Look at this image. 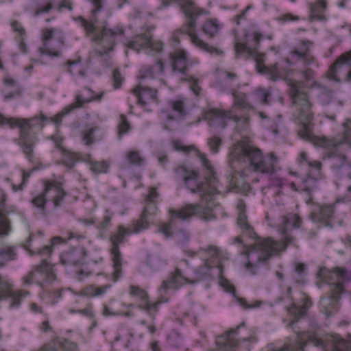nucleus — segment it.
I'll return each mask as SVG.
<instances>
[{"instance_id":"1","label":"nucleus","mask_w":351,"mask_h":351,"mask_svg":"<svg viewBox=\"0 0 351 351\" xmlns=\"http://www.w3.org/2000/svg\"><path fill=\"white\" fill-rule=\"evenodd\" d=\"M90 1L93 8L88 19L79 16L77 20L84 29L86 36L90 37L92 41L98 43L99 46L95 49V52L102 57L113 49L117 39L123 35L124 29L120 26L110 29L106 27L105 21L101 23L99 13L103 8V1Z\"/></svg>"},{"instance_id":"2","label":"nucleus","mask_w":351,"mask_h":351,"mask_svg":"<svg viewBox=\"0 0 351 351\" xmlns=\"http://www.w3.org/2000/svg\"><path fill=\"white\" fill-rule=\"evenodd\" d=\"M287 83L289 86V95L295 107L293 117L302 126L298 131V135L301 138H308L311 136L314 113L307 86L302 81L291 79L287 80Z\"/></svg>"},{"instance_id":"3","label":"nucleus","mask_w":351,"mask_h":351,"mask_svg":"<svg viewBox=\"0 0 351 351\" xmlns=\"http://www.w3.org/2000/svg\"><path fill=\"white\" fill-rule=\"evenodd\" d=\"M5 201V195L0 190V235L7 234L10 229L9 222L2 211ZM16 256L14 247L0 248V267L5 265L8 261L16 259ZM27 295L29 292L27 291H14L12 282L9 278L0 275V301L10 298V308H19L22 300Z\"/></svg>"},{"instance_id":"4","label":"nucleus","mask_w":351,"mask_h":351,"mask_svg":"<svg viewBox=\"0 0 351 351\" xmlns=\"http://www.w3.org/2000/svg\"><path fill=\"white\" fill-rule=\"evenodd\" d=\"M231 160L244 161L248 169L262 174L272 175L276 171L278 158L274 153L264 156L262 151L246 141L237 142L230 152Z\"/></svg>"},{"instance_id":"5","label":"nucleus","mask_w":351,"mask_h":351,"mask_svg":"<svg viewBox=\"0 0 351 351\" xmlns=\"http://www.w3.org/2000/svg\"><path fill=\"white\" fill-rule=\"evenodd\" d=\"M344 132L341 138L328 139L325 137H317L311 132L308 138L303 140L310 141L314 145L328 149V158L330 160L331 169L339 177L351 178V164L347 161L345 154L339 152L340 146L347 142L351 146V120L348 119L343 123Z\"/></svg>"},{"instance_id":"6","label":"nucleus","mask_w":351,"mask_h":351,"mask_svg":"<svg viewBox=\"0 0 351 351\" xmlns=\"http://www.w3.org/2000/svg\"><path fill=\"white\" fill-rule=\"evenodd\" d=\"M198 157L202 162V165L205 167L206 172L205 174V182H197L198 173L195 170L188 168L185 166H180L174 169L175 178L177 180H182L186 186L191 190L192 193H199L202 197V202L208 201V196H210L217 192L216 184L218 182L216 173L207 160L205 154H198Z\"/></svg>"},{"instance_id":"7","label":"nucleus","mask_w":351,"mask_h":351,"mask_svg":"<svg viewBox=\"0 0 351 351\" xmlns=\"http://www.w3.org/2000/svg\"><path fill=\"white\" fill-rule=\"evenodd\" d=\"M282 232L283 242L275 241L270 239H258L253 245L245 246V250L241 254L247 257L245 268L252 274H256L258 263L267 262L275 254L285 250L288 245H295V238L287 233L285 229Z\"/></svg>"},{"instance_id":"8","label":"nucleus","mask_w":351,"mask_h":351,"mask_svg":"<svg viewBox=\"0 0 351 351\" xmlns=\"http://www.w3.org/2000/svg\"><path fill=\"white\" fill-rule=\"evenodd\" d=\"M173 2L180 5V9L186 17L185 23L179 29L174 32L173 38L178 40V34H185L189 36L193 44L202 50L210 53H218L217 48L204 43L199 38L195 33L196 19L198 16L205 12L204 10L196 7L192 0H162L164 7L169 6Z\"/></svg>"},{"instance_id":"9","label":"nucleus","mask_w":351,"mask_h":351,"mask_svg":"<svg viewBox=\"0 0 351 351\" xmlns=\"http://www.w3.org/2000/svg\"><path fill=\"white\" fill-rule=\"evenodd\" d=\"M48 119L42 113L39 116L31 119L6 118L0 114V124L8 125L11 128L18 127L20 130L19 145L23 150L26 158L32 161L34 158V147L37 141L34 134L31 130H41L44 127V121Z\"/></svg>"},{"instance_id":"10","label":"nucleus","mask_w":351,"mask_h":351,"mask_svg":"<svg viewBox=\"0 0 351 351\" xmlns=\"http://www.w3.org/2000/svg\"><path fill=\"white\" fill-rule=\"evenodd\" d=\"M169 221L162 223L158 226V231L167 238L173 235L172 229L177 221H189L194 216H199L204 221L215 219V215L202 202L195 204H187L178 209L169 208Z\"/></svg>"},{"instance_id":"11","label":"nucleus","mask_w":351,"mask_h":351,"mask_svg":"<svg viewBox=\"0 0 351 351\" xmlns=\"http://www.w3.org/2000/svg\"><path fill=\"white\" fill-rule=\"evenodd\" d=\"M347 271L344 268L335 267L332 270L322 268L319 276L328 284L333 285L330 296L322 298L320 305L326 315L335 313L338 308V301L340 295L343 293V282L346 276Z\"/></svg>"},{"instance_id":"12","label":"nucleus","mask_w":351,"mask_h":351,"mask_svg":"<svg viewBox=\"0 0 351 351\" xmlns=\"http://www.w3.org/2000/svg\"><path fill=\"white\" fill-rule=\"evenodd\" d=\"M67 195L60 182H46L44 191L32 199V204L37 208L43 216H47L46 204L47 200L53 203L54 208L60 207L64 198Z\"/></svg>"},{"instance_id":"13","label":"nucleus","mask_w":351,"mask_h":351,"mask_svg":"<svg viewBox=\"0 0 351 351\" xmlns=\"http://www.w3.org/2000/svg\"><path fill=\"white\" fill-rule=\"evenodd\" d=\"M56 32H58V29L56 28H45L42 30L43 45L38 49L40 54H46L52 57L60 56L64 40L61 35L55 36Z\"/></svg>"},{"instance_id":"14","label":"nucleus","mask_w":351,"mask_h":351,"mask_svg":"<svg viewBox=\"0 0 351 351\" xmlns=\"http://www.w3.org/2000/svg\"><path fill=\"white\" fill-rule=\"evenodd\" d=\"M243 326H244V322L235 328H232L227 331L225 336L219 337L217 340V345L223 351H250V346L247 343L248 341L251 343L256 342V339L255 337L251 336L243 338L242 344H238L237 341L232 337V335L236 334L239 328Z\"/></svg>"},{"instance_id":"15","label":"nucleus","mask_w":351,"mask_h":351,"mask_svg":"<svg viewBox=\"0 0 351 351\" xmlns=\"http://www.w3.org/2000/svg\"><path fill=\"white\" fill-rule=\"evenodd\" d=\"M132 234L129 228H125L122 225L119 226L118 232L112 234L110 241L112 245L111 249L112 260L114 267V278L116 281L121 273V255L119 251V245L124 241V238L127 234Z\"/></svg>"},{"instance_id":"16","label":"nucleus","mask_w":351,"mask_h":351,"mask_svg":"<svg viewBox=\"0 0 351 351\" xmlns=\"http://www.w3.org/2000/svg\"><path fill=\"white\" fill-rule=\"evenodd\" d=\"M162 46L161 41L152 39V35L149 31L135 35L127 44L128 48L138 52L141 49L160 52L162 49Z\"/></svg>"},{"instance_id":"17","label":"nucleus","mask_w":351,"mask_h":351,"mask_svg":"<svg viewBox=\"0 0 351 351\" xmlns=\"http://www.w3.org/2000/svg\"><path fill=\"white\" fill-rule=\"evenodd\" d=\"M102 95L103 94H101L95 97L90 89L80 92L76 95L75 101L73 103L65 107L60 112L58 113L53 118H51V120L55 124L59 125L62 121V117L70 113L72 110L82 108L84 104L94 100H100Z\"/></svg>"},{"instance_id":"18","label":"nucleus","mask_w":351,"mask_h":351,"mask_svg":"<svg viewBox=\"0 0 351 351\" xmlns=\"http://www.w3.org/2000/svg\"><path fill=\"white\" fill-rule=\"evenodd\" d=\"M132 91L138 99V104L147 112L152 111L159 104L158 90L155 88L139 85Z\"/></svg>"},{"instance_id":"19","label":"nucleus","mask_w":351,"mask_h":351,"mask_svg":"<svg viewBox=\"0 0 351 351\" xmlns=\"http://www.w3.org/2000/svg\"><path fill=\"white\" fill-rule=\"evenodd\" d=\"M312 341L317 346L324 348L328 351H351V343L338 335H330L322 339H313Z\"/></svg>"},{"instance_id":"20","label":"nucleus","mask_w":351,"mask_h":351,"mask_svg":"<svg viewBox=\"0 0 351 351\" xmlns=\"http://www.w3.org/2000/svg\"><path fill=\"white\" fill-rule=\"evenodd\" d=\"M349 67L346 80L351 81V51L341 54L330 67L327 72L328 77L335 82H340L339 74L343 66Z\"/></svg>"},{"instance_id":"21","label":"nucleus","mask_w":351,"mask_h":351,"mask_svg":"<svg viewBox=\"0 0 351 351\" xmlns=\"http://www.w3.org/2000/svg\"><path fill=\"white\" fill-rule=\"evenodd\" d=\"M311 168L307 177L304 180V191L308 193L317 189L322 178V163L319 161L308 162Z\"/></svg>"},{"instance_id":"22","label":"nucleus","mask_w":351,"mask_h":351,"mask_svg":"<svg viewBox=\"0 0 351 351\" xmlns=\"http://www.w3.org/2000/svg\"><path fill=\"white\" fill-rule=\"evenodd\" d=\"M186 282L191 283V281L182 274L180 269L176 268L167 280L162 281L159 291L161 295L165 294L167 290H177Z\"/></svg>"},{"instance_id":"23","label":"nucleus","mask_w":351,"mask_h":351,"mask_svg":"<svg viewBox=\"0 0 351 351\" xmlns=\"http://www.w3.org/2000/svg\"><path fill=\"white\" fill-rule=\"evenodd\" d=\"M130 294L138 297L141 301V303L138 306L139 308L145 311L154 318L158 311V307L160 302H156L153 304L149 303L147 292L138 287L132 286L130 287Z\"/></svg>"},{"instance_id":"24","label":"nucleus","mask_w":351,"mask_h":351,"mask_svg":"<svg viewBox=\"0 0 351 351\" xmlns=\"http://www.w3.org/2000/svg\"><path fill=\"white\" fill-rule=\"evenodd\" d=\"M237 207L239 212L237 224L240 228L242 234L250 238H257V235L253 226L247 220V217L245 214L246 205L245 202L243 200H239Z\"/></svg>"},{"instance_id":"25","label":"nucleus","mask_w":351,"mask_h":351,"mask_svg":"<svg viewBox=\"0 0 351 351\" xmlns=\"http://www.w3.org/2000/svg\"><path fill=\"white\" fill-rule=\"evenodd\" d=\"M335 204L318 206L317 210L313 211L310 218L314 222L321 223L324 226H331L330 221L333 217Z\"/></svg>"},{"instance_id":"26","label":"nucleus","mask_w":351,"mask_h":351,"mask_svg":"<svg viewBox=\"0 0 351 351\" xmlns=\"http://www.w3.org/2000/svg\"><path fill=\"white\" fill-rule=\"evenodd\" d=\"M228 112L212 108L204 111L203 118L208 121L211 128L219 126L224 128L226 126L224 119L228 117Z\"/></svg>"},{"instance_id":"27","label":"nucleus","mask_w":351,"mask_h":351,"mask_svg":"<svg viewBox=\"0 0 351 351\" xmlns=\"http://www.w3.org/2000/svg\"><path fill=\"white\" fill-rule=\"evenodd\" d=\"M311 306V302L308 298L304 299L302 305L300 306L296 305L293 302H291V305L286 307L288 313L293 317V320L289 325L292 326L300 319L306 316L307 310Z\"/></svg>"},{"instance_id":"28","label":"nucleus","mask_w":351,"mask_h":351,"mask_svg":"<svg viewBox=\"0 0 351 351\" xmlns=\"http://www.w3.org/2000/svg\"><path fill=\"white\" fill-rule=\"evenodd\" d=\"M164 64L161 60L158 59L155 62L154 66L143 65L139 70L138 78L141 81L154 79L156 73H162Z\"/></svg>"},{"instance_id":"29","label":"nucleus","mask_w":351,"mask_h":351,"mask_svg":"<svg viewBox=\"0 0 351 351\" xmlns=\"http://www.w3.org/2000/svg\"><path fill=\"white\" fill-rule=\"evenodd\" d=\"M170 58L173 71H177L182 74H186L188 63L186 53L182 50H178L171 53Z\"/></svg>"},{"instance_id":"30","label":"nucleus","mask_w":351,"mask_h":351,"mask_svg":"<svg viewBox=\"0 0 351 351\" xmlns=\"http://www.w3.org/2000/svg\"><path fill=\"white\" fill-rule=\"evenodd\" d=\"M259 72L268 75L273 81L284 79L289 75L287 69L280 67L278 63L269 66L263 65L260 68Z\"/></svg>"},{"instance_id":"31","label":"nucleus","mask_w":351,"mask_h":351,"mask_svg":"<svg viewBox=\"0 0 351 351\" xmlns=\"http://www.w3.org/2000/svg\"><path fill=\"white\" fill-rule=\"evenodd\" d=\"M311 45V42L302 41L301 45L292 51V53L298 57V60H301L304 65H308L313 62V57L310 53Z\"/></svg>"},{"instance_id":"32","label":"nucleus","mask_w":351,"mask_h":351,"mask_svg":"<svg viewBox=\"0 0 351 351\" xmlns=\"http://www.w3.org/2000/svg\"><path fill=\"white\" fill-rule=\"evenodd\" d=\"M263 35L260 33L255 32L254 34L253 40L247 43H237L235 45V50L237 53H244L247 52L250 56H253L255 53V50L258 48L260 40L262 38Z\"/></svg>"},{"instance_id":"33","label":"nucleus","mask_w":351,"mask_h":351,"mask_svg":"<svg viewBox=\"0 0 351 351\" xmlns=\"http://www.w3.org/2000/svg\"><path fill=\"white\" fill-rule=\"evenodd\" d=\"M306 345V335L297 333L293 339H289L285 346L277 351H304Z\"/></svg>"},{"instance_id":"34","label":"nucleus","mask_w":351,"mask_h":351,"mask_svg":"<svg viewBox=\"0 0 351 351\" xmlns=\"http://www.w3.org/2000/svg\"><path fill=\"white\" fill-rule=\"evenodd\" d=\"M37 272L42 279L41 282H40L41 286L56 280V275L52 267L45 260H43L41 264L37 266Z\"/></svg>"},{"instance_id":"35","label":"nucleus","mask_w":351,"mask_h":351,"mask_svg":"<svg viewBox=\"0 0 351 351\" xmlns=\"http://www.w3.org/2000/svg\"><path fill=\"white\" fill-rule=\"evenodd\" d=\"M327 8V3L324 0H318L311 6V18L314 20L324 21L326 17L323 12Z\"/></svg>"},{"instance_id":"36","label":"nucleus","mask_w":351,"mask_h":351,"mask_svg":"<svg viewBox=\"0 0 351 351\" xmlns=\"http://www.w3.org/2000/svg\"><path fill=\"white\" fill-rule=\"evenodd\" d=\"M85 254L84 250H73L65 252L62 257V263L64 265H77L80 263V256Z\"/></svg>"},{"instance_id":"37","label":"nucleus","mask_w":351,"mask_h":351,"mask_svg":"<svg viewBox=\"0 0 351 351\" xmlns=\"http://www.w3.org/2000/svg\"><path fill=\"white\" fill-rule=\"evenodd\" d=\"M214 267L213 265L210 263L209 259H206L204 264L198 267L195 269V279L191 280L192 284H194L210 275L211 268Z\"/></svg>"},{"instance_id":"38","label":"nucleus","mask_w":351,"mask_h":351,"mask_svg":"<svg viewBox=\"0 0 351 351\" xmlns=\"http://www.w3.org/2000/svg\"><path fill=\"white\" fill-rule=\"evenodd\" d=\"M149 224V219L141 214L140 218L134 221L129 229L132 233H138L143 230L147 229Z\"/></svg>"},{"instance_id":"39","label":"nucleus","mask_w":351,"mask_h":351,"mask_svg":"<svg viewBox=\"0 0 351 351\" xmlns=\"http://www.w3.org/2000/svg\"><path fill=\"white\" fill-rule=\"evenodd\" d=\"M226 284H227V287L226 288V291L232 293L235 301L241 306H242L244 309H249V308H256V307L259 306V305L261 304L259 302H256L255 304H247V302L245 298H240V297L236 295L235 289L232 285H228V282H226Z\"/></svg>"},{"instance_id":"40","label":"nucleus","mask_w":351,"mask_h":351,"mask_svg":"<svg viewBox=\"0 0 351 351\" xmlns=\"http://www.w3.org/2000/svg\"><path fill=\"white\" fill-rule=\"evenodd\" d=\"M125 159L131 165L141 166L144 164V158L138 151H129L125 154Z\"/></svg>"},{"instance_id":"41","label":"nucleus","mask_w":351,"mask_h":351,"mask_svg":"<svg viewBox=\"0 0 351 351\" xmlns=\"http://www.w3.org/2000/svg\"><path fill=\"white\" fill-rule=\"evenodd\" d=\"M202 31L210 37H213L219 31V24L217 19L206 21L202 27Z\"/></svg>"},{"instance_id":"42","label":"nucleus","mask_w":351,"mask_h":351,"mask_svg":"<svg viewBox=\"0 0 351 351\" xmlns=\"http://www.w3.org/2000/svg\"><path fill=\"white\" fill-rule=\"evenodd\" d=\"M168 104L169 106L177 114L178 117H183L186 115L185 104L182 100H171L169 101Z\"/></svg>"},{"instance_id":"43","label":"nucleus","mask_w":351,"mask_h":351,"mask_svg":"<svg viewBox=\"0 0 351 351\" xmlns=\"http://www.w3.org/2000/svg\"><path fill=\"white\" fill-rule=\"evenodd\" d=\"M288 223H291L293 228H299L302 223V219L297 214H291L289 216H283L282 217V224L283 226H286Z\"/></svg>"},{"instance_id":"44","label":"nucleus","mask_w":351,"mask_h":351,"mask_svg":"<svg viewBox=\"0 0 351 351\" xmlns=\"http://www.w3.org/2000/svg\"><path fill=\"white\" fill-rule=\"evenodd\" d=\"M130 130V124L126 117L123 114L120 116L119 123L118 125V136L121 138L123 135L127 134Z\"/></svg>"},{"instance_id":"45","label":"nucleus","mask_w":351,"mask_h":351,"mask_svg":"<svg viewBox=\"0 0 351 351\" xmlns=\"http://www.w3.org/2000/svg\"><path fill=\"white\" fill-rule=\"evenodd\" d=\"M200 250L205 253L206 256L208 257L206 259H209L210 263L213 265V259L215 258H218L219 255V250L217 247L214 245H210L207 247H201Z\"/></svg>"},{"instance_id":"46","label":"nucleus","mask_w":351,"mask_h":351,"mask_svg":"<svg viewBox=\"0 0 351 351\" xmlns=\"http://www.w3.org/2000/svg\"><path fill=\"white\" fill-rule=\"evenodd\" d=\"M207 143L210 147V151L213 154H217L219 152V147L222 143V139L219 136L213 135V136L208 138Z\"/></svg>"},{"instance_id":"47","label":"nucleus","mask_w":351,"mask_h":351,"mask_svg":"<svg viewBox=\"0 0 351 351\" xmlns=\"http://www.w3.org/2000/svg\"><path fill=\"white\" fill-rule=\"evenodd\" d=\"M97 130V127H93L84 131L82 141L86 145H90L95 143L94 134Z\"/></svg>"},{"instance_id":"48","label":"nucleus","mask_w":351,"mask_h":351,"mask_svg":"<svg viewBox=\"0 0 351 351\" xmlns=\"http://www.w3.org/2000/svg\"><path fill=\"white\" fill-rule=\"evenodd\" d=\"M55 0H46L42 5L38 7L34 12L35 16L44 13H48L53 8Z\"/></svg>"},{"instance_id":"49","label":"nucleus","mask_w":351,"mask_h":351,"mask_svg":"<svg viewBox=\"0 0 351 351\" xmlns=\"http://www.w3.org/2000/svg\"><path fill=\"white\" fill-rule=\"evenodd\" d=\"M42 279L40 278V275L37 272V267L34 271L29 272L26 276L24 277V282L26 285H30L35 282L40 285Z\"/></svg>"},{"instance_id":"50","label":"nucleus","mask_w":351,"mask_h":351,"mask_svg":"<svg viewBox=\"0 0 351 351\" xmlns=\"http://www.w3.org/2000/svg\"><path fill=\"white\" fill-rule=\"evenodd\" d=\"M183 80L189 83L190 88L196 96H199L201 92V87L198 84V80L193 77L184 78Z\"/></svg>"},{"instance_id":"51","label":"nucleus","mask_w":351,"mask_h":351,"mask_svg":"<svg viewBox=\"0 0 351 351\" xmlns=\"http://www.w3.org/2000/svg\"><path fill=\"white\" fill-rule=\"evenodd\" d=\"M90 169L95 173L106 172L108 165L104 162H95L90 163Z\"/></svg>"},{"instance_id":"52","label":"nucleus","mask_w":351,"mask_h":351,"mask_svg":"<svg viewBox=\"0 0 351 351\" xmlns=\"http://www.w3.org/2000/svg\"><path fill=\"white\" fill-rule=\"evenodd\" d=\"M113 78V86L114 88H119L121 87L122 82L123 81V78L121 76V74L119 69H116L113 71L112 74Z\"/></svg>"},{"instance_id":"53","label":"nucleus","mask_w":351,"mask_h":351,"mask_svg":"<svg viewBox=\"0 0 351 351\" xmlns=\"http://www.w3.org/2000/svg\"><path fill=\"white\" fill-rule=\"evenodd\" d=\"M190 237L189 233L186 232L185 230H180L176 234V241L178 244H182L186 241H189Z\"/></svg>"},{"instance_id":"54","label":"nucleus","mask_w":351,"mask_h":351,"mask_svg":"<svg viewBox=\"0 0 351 351\" xmlns=\"http://www.w3.org/2000/svg\"><path fill=\"white\" fill-rule=\"evenodd\" d=\"M156 206L154 204V202H149L144 208L142 215L147 217L149 219V217L152 215H154L156 212Z\"/></svg>"},{"instance_id":"55","label":"nucleus","mask_w":351,"mask_h":351,"mask_svg":"<svg viewBox=\"0 0 351 351\" xmlns=\"http://www.w3.org/2000/svg\"><path fill=\"white\" fill-rule=\"evenodd\" d=\"M245 95H237L234 97V105L237 107L250 108V105L245 100Z\"/></svg>"},{"instance_id":"56","label":"nucleus","mask_w":351,"mask_h":351,"mask_svg":"<svg viewBox=\"0 0 351 351\" xmlns=\"http://www.w3.org/2000/svg\"><path fill=\"white\" fill-rule=\"evenodd\" d=\"M11 26L15 32H18L21 36L25 34V29L23 27L21 24L17 21H14L11 23Z\"/></svg>"},{"instance_id":"57","label":"nucleus","mask_w":351,"mask_h":351,"mask_svg":"<svg viewBox=\"0 0 351 351\" xmlns=\"http://www.w3.org/2000/svg\"><path fill=\"white\" fill-rule=\"evenodd\" d=\"M96 286L90 285L83 289L82 293L87 297H96Z\"/></svg>"},{"instance_id":"58","label":"nucleus","mask_w":351,"mask_h":351,"mask_svg":"<svg viewBox=\"0 0 351 351\" xmlns=\"http://www.w3.org/2000/svg\"><path fill=\"white\" fill-rule=\"evenodd\" d=\"M112 219V215H110L108 211H106L105 215L103 217V219L99 224V228H106L109 225Z\"/></svg>"},{"instance_id":"59","label":"nucleus","mask_w":351,"mask_h":351,"mask_svg":"<svg viewBox=\"0 0 351 351\" xmlns=\"http://www.w3.org/2000/svg\"><path fill=\"white\" fill-rule=\"evenodd\" d=\"M172 145L173 148L177 151H181L183 152H188L190 150V147H186L183 145L182 143L179 141H173L172 142Z\"/></svg>"},{"instance_id":"60","label":"nucleus","mask_w":351,"mask_h":351,"mask_svg":"<svg viewBox=\"0 0 351 351\" xmlns=\"http://www.w3.org/2000/svg\"><path fill=\"white\" fill-rule=\"evenodd\" d=\"M62 8H66L71 11L73 10V7L71 0H62L59 5L58 10L60 11Z\"/></svg>"},{"instance_id":"61","label":"nucleus","mask_w":351,"mask_h":351,"mask_svg":"<svg viewBox=\"0 0 351 351\" xmlns=\"http://www.w3.org/2000/svg\"><path fill=\"white\" fill-rule=\"evenodd\" d=\"M158 194L156 189L154 188L151 189L149 193L147 196L146 200L149 202H154L156 198H157Z\"/></svg>"},{"instance_id":"62","label":"nucleus","mask_w":351,"mask_h":351,"mask_svg":"<svg viewBox=\"0 0 351 351\" xmlns=\"http://www.w3.org/2000/svg\"><path fill=\"white\" fill-rule=\"evenodd\" d=\"M77 313H81L86 317L93 318L94 317V313L93 312L91 307H87L82 310H78Z\"/></svg>"},{"instance_id":"63","label":"nucleus","mask_w":351,"mask_h":351,"mask_svg":"<svg viewBox=\"0 0 351 351\" xmlns=\"http://www.w3.org/2000/svg\"><path fill=\"white\" fill-rule=\"evenodd\" d=\"M111 287L110 285H105L101 287H96V296H99L101 295H103L105 293L108 289H110Z\"/></svg>"},{"instance_id":"64","label":"nucleus","mask_w":351,"mask_h":351,"mask_svg":"<svg viewBox=\"0 0 351 351\" xmlns=\"http://www.w3.org/2000/svg\"><path fill=\"white\" fill-rule=\"evenodd\" d=\"M52 252V249L51 246L45 245L42 249H40L38 253L42 256H49Z\"/></svg>"}]
</instances>
